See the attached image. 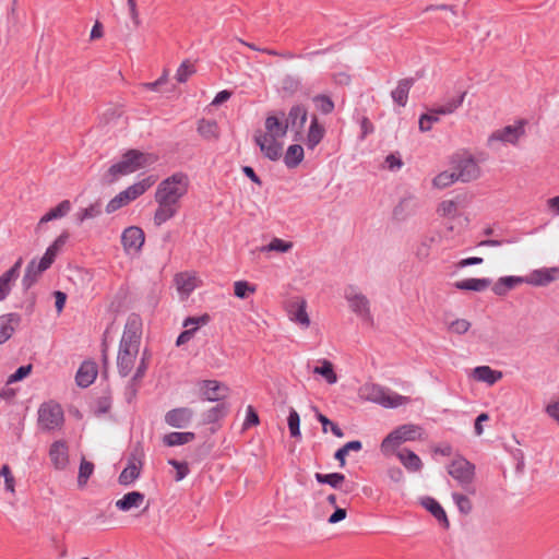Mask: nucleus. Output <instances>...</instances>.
I'll list each match as a JSON object with an SVG mask.
<instances>
[{
  "label": "nucleus",
  "mask_w": 559,
  "mask_h": 559,
  "mask_svg": "<svg viewBox=\"0 0 559 559\" xmlns=\"http://www.w3.org/2000/svg\"><path fill=\"white\" fill-rule=\"evenodd\" d=\"M455 181H457V180L455 178L453 170H451V171L445 170V171L438 174L433 178L432 185H433V187H436L438 189H444V188L451 186L452 183H454Z\"/></svg>",
  "instance_id": "de8ad7c7"
},
{
  "label": "nucleus",
  "mask_w": 559,
  "mask_h": 559,
  "mask_svg": "<svg viewBox=\"0 0 559 559\" xmlns=\"http://www.w3.org/2000/svg\"><path fill=\"white\" fill-rule=\"evenodd\" d=\"M211 321V317L209 313H204L200 317H188L182 325L186 328V329H190V328H197V330L201 326V325H205L207 324L209 322Z\"/></svg>",
  "instance_id": "13d9d810"
},
{
  "label": "nucleus",
  "mask_w": 559,
  "mask_h": 559,
  "mask_svg": "<svg viewBox=\"0 0 559 559\" xmlns=\"http://www.w3.org/2000/svg\"><path fill=\"white\" fill-rule=\"evenodd\" d=\"M526 124L527 120L520 119L514 126H506L502 129L496 130L489 135L488 142L490 143L492 141H500L515 145L520 138L525 134Z\"/></svg>",
  "instance_id": "f8f14e48"
},
{
  "label": "nucleus",
  "mask_w": 559,
  "mask_h": 559,
  "mask_svg": "<svg viewBox=\"0 0 559 559\" xmlns=\"http://www.w3.org/2000/svg\"><path fill=\"white\" fill-rule=\"evenodd\" d=\"M415 83V79L406 78L399 81L395 90L392 91L391 96L399 106L405 107L408 100V93Z\"/></svg>",
  "instance_id": "bb28decb"
},
{
  "label": "nucleus",
  "mask_w": 559,
  "mask_h": 559,
  "mask_svg": "<svg viewBox=\"0 0 559 559\" xmlns=\"http://www.w3.org/2000/svg\"><path fill=\"white\" fill-rule=\"evenodd\" d=\"M156 157L150 153H143L139 150H128L121 157V160L111 165L106 174L104 180L107 183H114L120 177L135 173L136 170L153 164Z\"/></svg>",
  "instance_id": "20e7f679"
},
{
  "label": "nucleus",
  "mask_w": 559,
  "mask_h": 559,
  "mask_svg": "<svg viewBox=\"0 0 559 559\" xmlns=\"http://www.w3.org/2000/svg\"><path fill=\"white\" fill-rule=\"evenodd\" d=\"M71 211V202L69 200H63L56 207L48 211L38 222L37 229L41 227V225L61 218L66 216Z\"/></svg>",
  "instance_id": "7c9ffc66"
},
{
  "label": "nucleus",
  "mask_w": 559,
  "mask_h": 559,
  "mask_svg": "<svg viewBox=\"0 0 559 559\" xmlns=\"http://www.w3.org/2000/svg\"><path fill=\"white\" fill-rule=\"evenodd\" d=\"M195 439V433L192 431L185 432H169L163 437V443L166 447H177L187 444Z\"/></svg>",
  "instance_id": "2f4dec72"
},
{
  "label": "nucleus",
  "mask_w": 559,
  "mask_h": 559,
  "mask_svg": "<svg viewBox=\"0 0 559 559\" xmlns=\"http://www.w3.org/2000/svg\"><path fill=\"white\" fill-rule=\"evenodd\" d=\"M23 264V258L20 257L16 262L0 276V301L4 300L10 294L12 284L19 278Z\"/></svg>",
  "instance_id": "dca6fc26"
},
{
  "label": "nucleus",
  "mask_w": 559,
  "mask_h": 559,
  "mask_svg": "<svg viewBox=\"0 0 559 559\" xmlns=\"http://www.w3.org/2000/svg\"><path fill=\"white\" fill-rule=\"evenodd\" d=\"M439 114H435L432 109L430 110V114H423L419 118V130L421 132H427L431 130L432 123L439 121Z\"/></svg>",
  "instance_id": "4d7b16f0"
},
{
  "label": "nucleus",
  "mask_w": 559,
  "mask_h": 559,
  "mask_svg": "<svg viewBox=\"0 0 559 559\" xmlns=\"http://www.w3.org/2000/svg\"><path fill=\"white\" fill-rule=\"evenodd\" d=\"M144 449L141 442H136L130 450L127 456V465L141 466L143 467Z\"/></svg>",
  "instance_id": "37998d69"
},
{
  "label": "nucleus",
  "mask_w": 559,
  "mask_h": 559,
  "mask_svg": "<svg viewBox=\"0 0 559 559\" xmlns=\"http://www.w3.org/2000/svg\"><path fill=\"white\" fill-rule=\"evenodd\" d=\"M198 132L205 140H217L219 138V127L215 120L200 119L198 122Z\"/></svg>",
  "instance_id": "473e14b6"
},
{
  "label": "nucleus",
  "mask_w": 559,
  "mask_h": 559,
  "mask_svg": "<svg viewBox=\"0 0 559 559\" xmlns=\"http://www.w3.org/2000/svg\"><path fill=\"white\" fill-rule=\"evenodd\" d=\"M424 428L415 424H405L392 430L381 442L383 454H393L402 443L424 439Z\"/></svg>",
  "instance_id": "39448f33"
},
{
  "label": "nucleus",
  "mask_w": 559,
  "mask_h": 559,
  "mask_svg": "<svg viewBox=\"0 0 559 559\" xmlns=\"http://www.w3.org/2000/svg\"><path fill=\"white\" fill-rule=\"evenodd\" d=\"M360 395L367 401L377 403L386 408H395L409 401V397L400 395L376 383L364 384L360 388Z\"/></svg>",
  "instance_id": "423d86ee"
},
{
  "label": "nucleus",
  "mask_w": 559,
  "mask_h": 559,
  "mask_svg": "<svg viewBox=\"0 0 559 559\" xmlns=\"http://www.w3.org/2000/svg\"><path fill=\"white\" fill-rule=\"evenodd\" d=\"M189 189V178L185 173H175L162 180L155 191L157 209L154 213V224L160 226L176 214L180 209V200Z\"/></svg>",
  "instance_id": "f257e3e1"
},
{
  "label": "nucleus",
  "mask_w": 559,
  "mask_h": 559,
  "mask_svg": "<svg viewBox=\"0 0 559 559\" xmlns=\"http://www.w3.org/2000/svg\"><path fill=\"white\" fill-rule=\"evenodd\" d=\"M46 270H41V263H36V260L33 259L26 266L25 274L22 278V286L24 290H28L31 287H33L38 280L40 278L41 274Z\"/></svg>",
  "instance_id": "a878e982"
},
{
  "label": "nucleus",
  "mask_w": 559,
  "mask_h": 559,
  "mask_svg": "<svg viewBox=\"0 0 559 559\" xmlns=\"http://www.w3.org/2000/svg\"><path fill=\"white\" fill-rule=\"evenodd\" d=\"M145 235L142 228L138 226L127 227L121 235V243L127 252H138L144 245Z\"/></svg>",
  "instance_id": "4468645a"
},
{
  "label": "nucleus",
  "mask_w": 559,
  "mask_h": 559,
  "mask_svg": "<svg viewBox=\"0 0 559 559\" xmlns=\"http://www.w3.org/2000/svg\"><path fill=\"white\" fill-rule=\"evenodd\" d=\"M32 371V365L19 367L8 379V383H14L26 378Z\"/></svg>",
  "instance_id": "e2e57ef3"
},
{
  "label": "nucleus",
  "mask_w": 559,
  "mask_h": 559,
  "mask_svg": "<svg viewBox=\"0 0 559 559\" xmlns=\"http://www.w3.org/2000/svg\"><path fill=\"white\" fill-rule=\"evenodd\" d=\"M292 319L298 322L301 325L309 326L310 320L308 317V313L306 311V301L301 299L300 301L296 302V310H290Z\"/></svg>",
  "instance_id": "49530a36"
},
{
  "label": "nucleus",
  "mask_w": 559,
  "mask_h": 559,
  "mask_svg": "<svg viewBox=\"0 0 559 559\" xmlns=\"http://www.w3.org/2000/svg\"><path fill=\"white\" fill-rule=\"evenodd\" d=\"M257 290L255 285L250 284L247 281H237L234 284V294L236 297L240 299L248 298L251 294H254Z\"/></svg>",
  "instance_id": "c03bdc74"
},
{
  "label": "nucleus",
  "mask_w": 559,
  "mask_h": 559,
  "mask_svg": "<svg viewBox=\"0 0 559 559\" xmlns=\"http://www.w3.org/2000/svg\"><path fill=\"white\" fill-rule=\"evenodd\" d=\"M402 465L411 473L420 472L424 464L420 457L409 449H401L394 452Z\"/></svg>",
  "instance_id": "5701e85b"
},
{
  "label": "nucleus",
  "mask_w": 559,
  "mask_h": 559,
  "mask_svg": "<svg viewBox=\"0 0 559 559\" xmlns=\"http://www.w3.org/2000/svg\"><path fill=\"white\" fill-rule=\"evenodd\" d=\"M308 120V108L304 104H296L290 107L286 123L288 129L294 132V141H304L308 150H314L323 140L326 130L325 127L319 122L317 115H311L310 126L305 136V124Z\"/></svg>",
  "instance_id": "f03ea898"
},
{
  "label": "nucleus",
  "mask_w": 559,
  "mask_h": 559,
  "mask_svg": "<svg viewBox=\"0 0 559 559\" xmlns=\"http://www.w3.org/2000/svg\"><path fill=\"white\" fill-rule=\"evenodd\" d=\"M437 211L441 216L454 217L457 212V204L453 200H445L439 204Z\"/></svg>",
  "instance_id": "603ef678"
},
{
  "label": "nucleus",
  "mask_w": 559,
  "mask_h": 559,
  "mask_svg": "<svg viewBox=\"0 0 559 559\" xmlns=\"http://www.w3.org/2000/svg\"><path fill=\"white\" fill-rule=\"evenodd\" d=\"M63 411L52 401L43 403L38 409V424L44 430H53L63 424Z\"/></svg>",
  "instance_id": "1a4fd4ad"
},
{
  "label": "nucleus",
  "mask_w": 559,
  "mask_h": 559,
  "mask_svg": "<svg viewBox=\"0 0 559 559\" xmlns=\"http://www.w3.org/2000/svg\"><path fill=\"white\" fill-rule=\"evenodd\" d=\"M194 412L190 407H177L168 411L165 416V423L174 428H186L192 421Z\"/></svg>",
  "instance_id": "2eb2a0df"
},
{
  "label": "nucleus",
  "mask_w": 559,
  "mask_h": 559,
  "mask_svg": "<svg viewBox=\"0 0 559 559\" xmlns=\"http://www.w3.org/2000/svg\"><path fill=\"white\" fill-rule=\"evenodd\" d=\"M313 373L322 376L330 384H333L337 381V376L334 371L333 364L326 359H323L320 366L314 367Z\"/></svg>",
  "instance_id": "58836bf2"
},
{
  "label": "nucleus",
  "mask_w": 559,
  "mask_h": 559,
  "mask_svg": "<svg viewBox=\"0 0 559 559\" xmlns=\"http://www.w3.org/2000/svg\"><path fill=\"white\" fill-rule=\"evenodd\" d=\"M229 412V406L226 403H218L212 408L203 413V424H215L223 419Z\"/></svg>",
  "instance_id": "e433bc0d"
},
{
  "label": "nucleus",
  "mask_w": 559,
  "mask_h": 559,
  "mask_svg": "<svg viewBox=\"0 0 559 559\" xmlns=\"http://www.w3.org/2000/svg\"><path fill=\"white\" fill-rule=\"evenodd\" d=\"M469 328L471 323L465 319H456L449 326L451 332L456 333L459 335L465 334L469 330Z\"/></svg>",
  "instance_id": "0e129e2a"
},
{
  "label": "nucleus",
  "mask_w": 559,
  "mask_h": 559,
  "mask_svg": "<svg viewBox=\"0 0 559 559\" xmlns=\"http://www.w3.org/2000/svg\"><path fill=\"white\" fill-rule=\"evenodd\" d=\"M421 504L436 518V520L443 526V528H449L450 523L447 513L436 499L426 497L423 499Z\"/></svg>",
  "instance_id": "cd10ccee"
},
{
  "label": "nucleus",
  "mask_w": 559,
  "mask_h": 559,
  "mask_svg": "<svg viewBox=\"0 0 559 559\" xmlns=\"http://www.w3.org/2000/svg\"><path fill=\"white\" fill-rule=\"evenodd\" d=\"M0 476L4 477L5 489L8 491L13 492L14 491V486H15V479H14V477L12 475V472H11V468H10L9 465H3L1 467Z\"/></svg>",
  "instance_id": "69168bd1"
},
{
  "label": "nucleus",
  "mask_w": 559,
  "mask_h": 559,
  "mask_svg": "<svg viewBox=\"0 0 559 559\" xmlns=\"http://www.w3.org/2000/svg\"><path fill=\"white\" fill-rule=\"evenodd\" d=\"M177 288L180 293L190 294L195 288V277L188 273H179L175 276Z\"/></svg>",
  "instance_id": "ea45409f"
},
{
  "label": "nucleus",
  "mask_w": 559,
  "mask_h": 559,
  "mask_svg": "<svg viewBox=\"0 0 559 559\" xmlns=\"http://www.w3.org/2000/svg\"><path fill=\"white\" fill-rule=\"evenodd\" d=\"M58 253H59V251L50 245L39 261L41 263V270H48L51 266V264L53 263Z\"/></svg>",
  "instance_id": "052dcab7"
},
{
  "label": "nucleus",
  "mask_w": 559,
  "mask_h": 559,
  "mask_svg": "<svg viewBox=\"0 0 559 559\" xmlns=\"http://www.w3.org/2000/svg\"><path fill=\"white\" fill-rule=\"evenodd\" d=\"M265 130L266 132L255 131L254 142L266 158L275 162L283 153V145L277 139L286 135L288 127L286 121L282 122L276 116H269L265 119Z\"/></svg>",
  "instance_id": "7ed1b4c3"
},
{
  "label": "nucleus",
  "mask_w": 559,
  "mask_h": 559,
  "mask_svg": "<svg viewBox=\"0 0 559 559\" xmlns=\"http://www.w3.org/2000/svg\"><path fill=\"white\" fill-rule=\"evenodd\" d=\"M94 472V464L92 462L86 461L84 457L81 461L80 467H79V476H78V483L79 486H83L87 483L88 478Z\"/></svg>",
  "instance_id": "8fccbe9b"
},
{
  "label": "nucleus",
  "mask_w": 559,
  "mask_h": 559,
  "mask_svg": "<svg viewBox=\"0 0 559 559\" xmlns=\"http://www.w3.org/2000/svg\"><path fill=\"white\" fill-rule=\"evenodd\" d=\"M490 284L491 281L489 278H466L456 282L454 286L461 290L483 292L488 288Z\"/></svg>",
  "instance_id": "72a5a7b5"
},
{
  "label": "nucleus",
  "mask_w": 559,
  "mask_h": 559,
  "mask_svg": "<svg viewBox=\"0 0 559 559\" xmlns=\"http://www.w3.org/2000/svg\"><path fill=\"white\" fill-rule=\"evenodd\" d=\"M314 478L319 484L330 485L332 488L341 489L346 493L353 491L354 489V484L345 483V475L342 473H316Z\"/></svg>",
  "instance_id": "6ab92c4d"
},
{
  "label": "nucleus",
  "mask_w": 559,
  "mask_h": 559,
  "mask_svg": "<svg viewBox=\"0 0 559 559\" xmlns=\"http://www.w3.org/2000/svg\"><path fill=\"white\" fill-rule=\"evenodd\" d=\"M300 87H301V82L296 76L286 75L282 80V91L287 96H293L300 90Z\"/></svg>",
  "instance_id": "a18cd8bd"
},
{
  "label": "nucleus",
  "mask_w": 559,
  "mask_h": 559,
  "mask_svg": "<svg viewBox=\"0 0 559 559\" xmlns=\"http://www.w3.org/2000/svg\"><path fill=\"white\" fill-rule=\"evenodd\" d=\"M259 424H260V418H259L257 411L254 409L253 406L249 405L247 407V415H246V419L242 425V429L246 430L252 426H258Z\"/></svg>",
  "instance_id": "680f3d73"
},
{
  "label": "nucleus",
  "mask_w": 559,
  "mask_h": 559,
  "mask_svg": "<svg viewBox=\"0 0 559 559\" xmlns=\"http://www.w3.org/2000/svg\"><path fill=\"white\" fill-rule=\"evenodd\" d=\"M21 323V316L12 312L0 316V345L5 343Z\"/></svg>",
  "instance_id": "aec40b11"
},
{
  "label": "nucleus",
  "mask_w": 559,
  "mask_h": 559,
  "mask_svg": "<svg viewBox=\"0 0 559 559\" xmlns=\"http://www.w3.org/2000/svg\"><path fill=\"white\" fill-rule=\"evenodd\" d=\"M156 176L150 175L144 179L129 186L126 190L119 192L108 202L106 205V212L111 214L136 200L142 194H144L156 182Z\"/></svg>",
  "instance_id": "0eeeda50"
},
{
  "label": "nucleus",
  "mask_w": 559,
  "mask_h": 559,
  "mask_svg": "<svg viewBox=\"0 0 559 559\" xmlns=\"http://www.w3.org/2000/svg\"><path fill=\"white\" fill-rule=\"evenodd\" d=\"M559 276V269H539L531 273L530 276L525 277L526 283L534 286H546L554 282Z\"/></svg>",
  "instance_id": "412c9836"
},
{
  "label": "nucleus",
  "mask_w": 559,
  "mask_h": 559,
  "mask_svg": "<svg viewBox=\"0 0 559 559\" xmlns=\"http://www.w3.org/2000/svg\"><path fill=\"white\" fill-rule=\"evenodd\" d=\"M419 206L418 200L413 197H405L403 198L400 203L394 207L393 210V216L396 219L404 221L408 216L416 213L417 209Z\"/></svg>",
  "instance_id": "393cba45"
},
{
  "label": "nucleus",
  "mask_w": 559,
  "mask_h": 559,
  "mask_svg": "<svg viewBox=\"0 0 559 559\" xmlns=\"http://www.w3.org/2000/svg\"><path fill=\"white\" fill-rule=\"evenodd\" d=\"M139 353L136 348L119 346L117 367L121 377H127L134 367L135 358Z\"/></svg>",
  "instance_id": "a211bd4d"
},
{
  "label": "nucleus",
  "mask_w": 559,
  "mask_h": 559,
  "mask_svg": "<svg viewBox=\"0 0 559 559\" xmlns=\"http://www.w3.org/2000/svg\"><path fill=\"white\" fill-rule=\"evenodd\" d=\"M102 214V202L96 201L85 209H81L76 213V219L79 223H83L86 219L95 218Z\"/></svg>",
  "instance_id": "79ce46f5"
},
{
  "label": "nucleus",
  "mask_w": 559,
  "mask_h": 559,
  "mask_svg": "<svg viewBox=\"0 0 559 559\" xmlns=\"http://www.w3.org/2000/svg\"><path fill=\"white\" fill-rule=\"evenodd\" d=\"M287 424H288V429H289L290 436L293 438H300V436H301L300 428H299L300 417H299L298 413L296 412V409L290 408L289 415L287 418Z\"/></svg>",
  "instance_id": "3c124183"
},
{
  "label": "nucleus",
  "mask_w": 559,
  "mask_h": 559,
  "mask_svg": "<svg viewBox=\"0 0 559 559\" xmlns=\"http://www.w3.org/2000/svg\"><path fill=\"white\" fill-rule=\"evenodd\" d=\"M97 377V365L94 361H84L80 366L75 381L81 388L90 386Z\"/></svg>",
  "instance_id": "4be33fe9"
},
{
  "label": "nucleus",
  "mask_w": 559,
  "mask_h": 559,
  "mask_svg": "<svg viewBox=\"0 0 559 559\" xmlns=\"http://www.w3.org/2000/svg\"><path fill=\"white\" fill-rule=\"evenodd\" d=\"M200 399L209 402H219L227 397L229 388L217 380H202L199 382Z\"/></svg>",
  "instance_id": "ddd939ff"
},
{
  "label": "nucleus",
  "mask_w": 559,
  "mask_h": 559,
  "mask_svg": "<svg viewBox=\"0 0 559 559\" xmlns=\"http://www.w3.org/2000/svg\"><path fill=\"white\" fill-rule=\"evenodd\" d=\"M141 466L127 465L118 477V481L122 486L133 484L141 475Z\"/></svg>",
  "instance_id": "4c0bfd02"
},
{
  "label": "nucleus",
  "mask_w": 559,
  "mask_h": 559,
  "mask_svg": "<svg viewBox=\"0 0 559 559\" xmlns=\"http://www.w3.org/2000/svg\"><path fill=\"white\" fill-rule=\"evenodd\" d=\"M466 92H462L457 97L450 99L444 105L432 108L435 114L449 115L454 112L464 102Z\"/></svg>",
  "instance_id": "a19ab883"
},
{
  "label": "nucleus",
  "mask_w": 559,
  "mask_h": 559,
  "mask_svg": "<svg viewBox=\"0 0 559 559\" xmlns=\"http://www.w3.org/2000/svg\"><path fill=\"white\" fill-rule=\"evenodd\" d=\"M142 325L141 317L138 313H131L127 319L119 346L139 349L142 336Z\"/></svg>",
  "instance_id": "9d476101"
},
{
  "label": "nucleus",
  "mask_w": 559,
  "mask_h": 559,
  "mask_svg": "<svg viewBox=\"0 0 559 559\" xmlns=\"http://www.w3.org/2000/svg\"><path fill=\"white\" fill-rule=\"evenodd\" d=\"M293 247L292 242L274 238L267 246V250L277 252H287Z\"/></svg>",
  "instance_id": "338daca9"
},
{
  "label": "nucleus",
  "mask_w": 559,
  "mask_h": 559,
  "mask_svg": "<svg viewBox=\"0 0 559 559\" xmlns=\"http://www.w3.org/2000/svg\"><path fill=\"white\" fill-rule=\"evenodd\" d=\"M110 407H111V397L110 396H100L96 401L95 413L98 415L106 414L109 412Z\"/></svg>",
  "instance_id": "774afa93"
},
{
  "label": "nucleus",
  "mask_w": 559,
  "mask_h": 559,
  "mask_svg": "<svg viewBox=\"0 0 559 559\" xmlns=\"http://www.w3.org/2000/svg\"><path fill=\"white\" fill-rule=\"evenodd\" d=\"M49 457L57 469H63L68 462V448L64 441H55L49 449Z\"/></svg>",
  "instance_id": "b1692460"
},
{
  "label": "nucleus",
  "mask_w": 559,
  "mask_h": 559,
  "mask_svg": "<svg viewBox=\"0 0 559 559\" xmlns=\"http://www.w3.org/2000/svg\"><path fill=\"white\" fill-rule=\"evenodd\" d=\"M526 283L525 277L521 276H503L500 277L493 285L492 292L497 296H504L509 290L513 289L516 285Z\"/></svg>",
  "instance_id": "c756f323"
},
{
  "label": "nucleus",
  "mask_w": 559,
  "mask_h": 559,
  "mask_svg": "<svg viewBox=\"0 0 559 559\" xmlns=\"http://www.w3.org/2000/svg\"><path fill=\"white\" fill-rule=\"evenodd\" d=\"M345 298L349 304V308L364 320H371L370 304L368 298L362 294L345 293Z\"/></svg>",
  "instance_id": "f3484780"
},
{
  "label": "nucleus",
  "mask_w": 559,
  "mask_h": 559,
  "mask_svg": "<svg viewBox=\"0 0 559 559\" xmlns=\"http://www.w3.org/2000/svg\"><path fill=\"white\" fill-rule=\"evenodd\" d=\"M448 473L456 479L461 486L471 485L475 477V465L465 457L454 459L448 466Z\"/></svg>",
  "instance_id": "9b49d317"
},
{
  "label": "nucleus",
  "mask_w": 559,
  "mask_h": 559,
  "mask_svg": "<svg viewBox=\"0 0 559 559\" xmlns=\"http://www.w3.org/2000/svg\"><path fill=\"white\" fill-rule=\"evenodd\" d=\"M145 499L144 493L140 491H130L116 501V508L120 511L127 512L132 508H139Z\"/></svg>",
  "instance_id": "c85d7f7f"
},
{
  "label": "nucleus",
  "mask_w": 559,
  "mask_h": 559,
  "mask_svg": "<svg viewBox=\"0 0 559 559\" xmlns=\"http://www.w3.org/2000/svg\"><path fill=\"white\" fill-rule=\"evenodd\" d=\"M452 498L455 504L457 506L460 512H462L463 514H468L472 511L473 506L468 497L462 493L454 492L452 495Z\"/></svg>",
  "instance_id": "6e6d98bb"
},
{
  "label": "nucleus",
  "mask_w": 559,
  "mask_h": 559,
  "mask_svg": "<svg viewBox=\"0 0 559 559\" xmlns=\"http://www.w3.org/2000/svg\"><path fill=\"white\" fill-rule=\"evenodd\" d=\"M474 377L478 381L495 384L502 378V372L493 370L489 366H479L474 369Z\"/></svg>",
  "instance_id": "c9c22d12"
},
{
  "label": "nucleus",
  "mask_w": 559,
  "mask_h": 559,
  "mask_svg": "<svg viewBox=\"0 0 559 559\" xmlns=\"http://www.w3.org/2000/svg\"><path fill=\"white\" fill-rule=\"evenodd\" d=\"M304 148L300 144H292L288 146L285 155L284 163L287 168H296L304 159Z\"/></svg>",
  "instance_id": "f704fd0d"
},
{
  "label": "nucleus",
  "mask_w": 559,
  "mask_h": 559,
  "mask_svg": "<svg viewBox=\"0 0 559 559\" xmlns=\"http://www.w3.org/2000/svg\"><path fill=\"white\" fill-rule=\"evenodd\" d=\"M168 464L171 465L176 469L175 479L177 481L183 479L190 472L187 462H180L175 459H170V460H168Z\"/></svg>",
  "instance_id": "bf43d9fd"
},
{
  "label": "nucleus",
  "mask_w": 559,
  "mask_h": 559,
  "mask_svg": "<svg viewBox=\"0 0 559 559\" xmlns=\"http://www.w3.org/2000/svg\"><path fill=\"white\" fill-rule=\"evenodd\" d=\"M313 103L317 108L323 114L329 115L334 110V103L332 98L328 95L320 94L313 97Z\"/></svg>",
  "instance_id": "09e8293b"
},
{
  "label": "nucleus",
  "mask_w": 559,
  "mask_h": 559,
  "mask_svg": "<svg viewBox=\"0 0 559 559\" xmlns=\"http://www.w3.org/2000/svg\"><path fill=\"white\" fill-rule=\"evenodd\" d=\"M150 357H151V355L145 349L143 352L141 361H140L136 370H135V373L132 377V382H141L142 378L145 376V372H146V370L148 368V359H150Z\"/></svg>",
  "instance_id": "864d4df0"
},
{
  "label": "nucleus",
  "mask_w": 559,
  "mask_h": 559,
  "mask_svg": "<svg viewBox=\"0 0 559 559\" xmlns=\"http://www.w3.org/2000/svg\"><path fill=\"white\" fill-rule=\"evenodd\" d=\"M195 72L193 64L185 61L180 64L176 72V80L179 83H185Z\"/></svg>",
  "instance_id": "5fc2aeb1"
},
{
  "label": "nucleus",
  "mask_w": 559,
  "mask_h": 559,
  "mask_svg": "<svg viewBox=\"0 0 559 559\" xmlns=\"http://www.w3.org/2000/svg\"><path fill=\"white\" fill-rule=\"evenodd\" d=\"M451 164L457 181L469 182L480 177V167L472 155L456 156Z\"/></svg>",
  "instance_id": "6e6552de"
}]
</instances>
